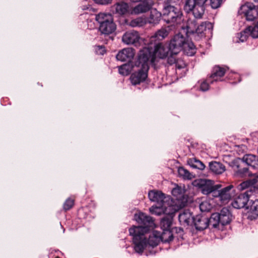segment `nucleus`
<instances>
[{"label": "nucleus", "mask_w": 258, "mask_h": 258, "mask_svg": "<svg viewBox=\"0 0 258 258\" xmlns=\"http://www.w3.org/2000/svg\"><path fill=\"white\" fill-rule=\"evenodd\" d=\"M134 219L141 225L133 226L129 229V232L133 236L135 250L139 253H142L147 243L152 247L156 246L161 241V237L157 231H153L148 240L145 237V234L155 227L154 220L150 216L139 213L135 214Z\"/></svg>", "instance_id": "1"}, {"label": "nucleus", "mask_w": 258, "mask_h": 258, "mask_svg": "<svg viewBox=\"0 0 258 258\" xmlns=\"http://www.w3.org/2000/svg\"><path fill=\"white\" fill-rule=\"evenodd\" d=\"M170 51L169 46L167 47L163 43L159 42L154 46V49L149 46L144 47L140 50L139 56V59L142 61H145L149 63L150 61L151 63H154L156 61L157 58L164 59L166 58Z\"/></svg>", "instance_id": "2"}, {"label": "nucleus", "mask_w": 258, "mask_h": 258, "mask_svg": "<svg viewBox=\"0 0 258 258\" xmlns=\"http://www.w3.org/2000/svg\"><path fill=\"white\" fill-rule=\"evenodd\" d=\"M198 18H189L186 21L185 26H182L183 33H185L187 37L192 35L194 39L197 40H200L201 38L205 36V33L208 28V30L212 28V25L209 22H203L197 27V21Z\"/></svg>", "instance_id": "3"}, {"label": "nucleus", "mask_w": 258, "mask_h": 258, "mask_svg": "<svg viewBox=\"0 0 258 258\" xmlns=\"http://www.w3.org/2000/svg\"><path fill=\"white\" fill-rule=\"evenodd\" d=\"M164 3L163 18L167 23H180L182 21L181 11L173 4L178 3L179 0H162Z\"/></svg>", "instance_id": "4"}, {"label": "nucleus", "mask_w": 258, "mask_h": 258, "mask_svg": "<svg viewBox=\"0 0 258 258\" xmlns=\"http://www.w3.org/2000/svg\"><path fill=\"white\" fill-rule=\"evenodd\" d=\"M95 20L99 24V30L102 34L108 35L116 30V25L110 14L100 13L96 16Z\"/></svg>", "instance_id": "5"}, {"label": "nucleus", "mask_w": 258, "mask_h": 258, "mask_svg": "<svg viewBox=\"0 0 258 258\" xmlns=\"http://www.w3.org/2000/svg\"><path fill=\"white\" fill-rule=\"evenodd\" d=\"M207 0H184V10L190 16L202 18L205 12V4Z\"/></svg>", "instance_id": "6"}, {"label": "nucleus", "mask_w": 258, "mask_h": 258, "mask_svg": "<svg viewBox=\"0 0 258 258\" xmlns=\"http://www.w3.org/2000/svg\"><path fill=\"white\" fill-rule=\"evenodd\" d=\"M228 165L234 171L233 175L236 177L244 178L253 175L249 171L248 165L240 158H235Z\"/></svg>", "instance_id": "7"}, {"label": "nucleus", "mask_w": 258, "mask_h": 258, "mask_svg": "<svg viewBox=\"0 0 258 258\" xmlns=\"http://www.w3.org/2000/svg\"><path fill=\"white\" fill-rule=\"evenodd\" d=\"M136 65L140 68L138 71L132 74L130 80L133 85H136L144 82L148 76V72L149 69V63L145 61L139 59L138 55V61Z\"/></svg>", "instance_id": "8"}, {"label": "nucleus", "mask_w": 258, "mask_h": 258, "mask_svg": "<svg viewBox=\"0 0 258 258\" xmlns=\"http://www.w3.org/2000/svg\"><path fill=\"white\" fill-rule=\"evenodd\" d=\"M238 12L240 15L243 14L247 21H252L258 17V6L252 3L246 2L240 7Z\"/></svg>", "instance_id": "9"}, {"label": "nucleus", "mask_w": 258, "mask_h": 258, "mask_svg": "<svg viewBox=\"0 0 258 258\" xmlns=\"http://www.w3.org/2000/svg\"><path fill=\"white\" fill-rule=\"evenodd\" d=\"M122 42L127 45L133 44L135 46H139L141 45L142 38L139 33L135 30L126 31L122 37Z\"/></svg>", "instance_id": "10"}, {"label": "nucleus", "mask_w": 258, "mask_h": 258, "mask_svg": "<svg viewBox=\"0 0 258 258\" xmlns=\"http://www.w3.org/2000/svg\"><path fill=\"white\" fill-rule=\"evenodd\" d=\"M251 195L248 192H243L240 194L231 202V205L235 209H240L244 208L246 210L250 202V197Z\"/></svg>", "instance_id": "11"}, {"label": "nucleus", "mask_w": 258, "mask_h": 258, "mask_svg": "<svg viewBox=\"0 0 258 258\" xmlns=\"http://www.w3.org/2000/svg\"><path fill=\"white\" fill-rule=\"evenodd\" d=\"M186 41V39L180 33L175 35L171 40L169 44L170 51L174 54H178L181 50Z\"/></svg>", "instance_id": "12"}, {"label": "nucleus", "mask_w": 258, "mask_h": 258, "mask_svg": "<svg viewBox=\"0 0 258 258\" xmlns=\"http://www.w3.org/2000/svg\"><path fill=\"white\" fill-rule=\"evenodd\" d=\"M176 211L175 207H171L165 210V216L160 221V226L162 229H170L173 217Z\"/></svg>", "instance_id": "13"}, {"label": "nucleus", "mask_w": 258, "mask_h": 258, "mask_svg": "<svg viewBox=\"0 0 258 258\" xmlns=\"http://www.w3.org/2000/svg\"><path fill=\"white\" fill-rule=\"evenodd\" d=\"M225 208H223L220 213H215L211 215V217L209 218V223L214 228H220V225L224 226L225 221L224 217L226 216V213L224 212Z\"/></svg>", "instance_id": "14"}, {"label": "nucleus", "mask_w": 258, "mask_h": 258, "mask_svg": "<svg viewBox=\"0 0 258 258\" xmlns=\"http://www.w3.org/2000/svg\"><path fill=\"white\" fill-rule=\"evenodd\" d=\"M141 2L138 5L135 6L132 12V14H140L149 11L154 4V0H140Z\"/></svg>", "instance_id": "15"}, {"label": "nucleus", "mask_w": 258, "mask_h": 258, "mask_svg": "<svg viewBox=\"0 0 258 258\" xmlns=\"http://www.w3.org/2000/svg\"><path fill=\"white\" fill-rule=\"evenodd\" d=\"M245 216L248 220H254L258 218V199L250 200L246 207Z\"/></svg>", "instance_id": "16"}, {"label": "nucleus", "mask_w": 258, "mask_h": 258, "mask_svg": "<svg viewBox=\"0 0 258 258\" xmlns=\"http://www.w3.org/2000/svg\"><path fill=\"white\" fill-rule=\"evenodd\" d=\"M194 185L200 188L202 192L206 195H210L214 185H213L212 180L203 179L196 180L194 182Z\"/></svg>", "instance_id": "17"}, {"label": "nucleus", "mask_w": 258, "mask_h": 258, "mask_svg": "<svg viewBox=\"0 0 258 258\" xmlns=\"http://www.w3.org/2000/svg\"><path fill=\"white\" fill-rule=\"evenodd\" d=\"M135 54L134 49L132 48H125L119 51L116 55L117 60L121 61L130 62Z\"/></svg>", "instance_id": "18"}, {"label": "nucleus", "mask_w": 258, "mask_h": 258, "mask_svg": "<svg viewBox=\"0 0 258 258\" xmlns=\"http://www.w3.org/2000/svg\"><path fill=\"white\" fill-rule=\"evenodd\" d=\"M185 189L184 185H178L175 184V186L172 190V195L175 198V199L181 202L182 206H184V204L187 202V198L185 195Z\"/></svg>", "instance_id": "19"}, {"label": "nucleus", "mask_w": 258, "mask_h": 258, "mask_svg": "<svg viewBox=\"0 0 258 258\" xmlns=\"http://www.w3.org/2000/svg\"><path fill=\"white\" fill-rule=\"evenodd\" d=\"M257 182V179L256 178L246 180L240 184V188L243 190L247 189L244 192H248V194L251 195L253 193L256 192L258 189L255 186Z\"/></svg>", "instance_id": "20"}, {"label": "nucleus", "mask_w": 258, "mask_h": 258, "mask_svg": "<svg viewBox=\"0 0 258 258\" xmlns=\"http://www.w3.org/2000/svg\"><path fill=\"white\" fill-rule=\"evenodd\" d=\"M193 223L197 230H203L209 225V218L202 215H197L193 218Z\"/></svg>", "instance_id": "21"}, {"label": "nucleus", "mask_w": 258, "mask_h": 258, "mask_svg": "<svg viewBox=\"0 0 258 258\" xmlns=\"http://www.w3.org/2000/svg\"><path fill=\"white\" fill-rule=\"evenodd\" d=\"M224 74L225 69L219 66H215L212 70L211 74L208 78V80L211 83H213L214 82L221 81V78Z\"/></svg>", "instance_id": "22"}, {"label": "nucleus", "mask_w": 258, "mask_h": 258, "mask_svg": "<svg viewBox=\"0 0 258 258\" xmlns=\"http://www.w3.org/2000/svg\"><path fill=\"white\" fill-rule=\"evenodd\" d=\"M148 197L150 201L156 202L158 204H162L163 203H169L167 200H165L164 194L160 191H150L148 193Z\"/></svg>", "instance_id": "23"}, {"label": "nucleus", "mask_w": 258, "mask_h": 258, "mask_svg": "<svg viewBox=\"0 0 258 258\" xmlns=\"http://www.w3.org/2000/svg\"><path fill=\"white\" fill-rule=\"evenodd\" d=\"M210 194L214 198H219L222 203H224L226 200V187L222 188V185L220 184L214 185Z\"/></svg>", "instance_id": "24"}, {"label": "nucleus", "mask_w": 258, "mask_h": 258, "mask_svg": "<svg viewBox=\"0 0 258 258\" xmlns=\"http://www.w3.org/2000/svg\"><path fill=\"white\" fill-rule=\"evenodd\" d=\"M111 11L118 15H124L129 11V6L124 2L116 3L111 7Z\"/></svg>", "instance_id": "25"}, {"label": "nucleus", "mask_w": 258, "mask_h": 258, "mask_svg": "<svg viewBox=\"0 0 258 258\" xmlns=\"http://www.w3.org/2000/svg\"><path fill=\"white\" fill-rule=\"evenodd\" d=\"M250 167L258 169V156L252 154H246L242 158H241Z\"/></svg>", "instance_id": "26"}, {"label": "nucleus", "mask_w": 258, "mask_h": 258, "mask_svg": "<svg viewBox=\"0 0 258 258\" xmlns=\"http://www.w3.org/2000/svg\"><path fill=\"white\" fill-rule=\"evenodd\" d=\"M159 206H152L149 209L151 214L155 215H160L162 214H165V210L168 208L171 207H174V206L169 204V203H163L162 204H158Z\"/></svg>", "instance_id": "27"}, {"label": "nucleus", "mask_w": 258, "mask_h": 258, "mask_svg": "<svg viewBox=\"0 0 258 258\" xmlns=\"http://www.w3.org/2000/svg\"><path fill=\"white\" fill-rule=\"evenodd\" d=\"M169 34V29L168 28H162L155 32L153 36L151 37V42H156L157 40L161 41L165 38Z\"/></svg>", "instance_id": "28"}, {"label": "nucleus", "mask_w": 258, "mask_h": 258, "mask_svg": "<svg viewBox=\"0 0 258 258\" xmlns=\"http://www.w3.org/2000/svg\"><path fill=\"white\" fill-rule=\"evenodd\" d=\"M191 214L188 211H184L179 214L178 220L181 225H189L191 222H193V218Z\"/></svg>", "instance_id": "29"}, {"label": "nucleus", "mask_w": 258, "mask_h": 258, "mask_svg": "<svg viewBox=\"0 0 258 258\" xmlns=\"http://www.w3.org/2000/svg\"><path fill=\"white\" fill-rule=\"evenodd\" d=\"M182 50L184 51L187 55L192 56L196 53V46L194 44L190 41L186 40L182 48Z\"/></svg>", "instance_id": "30"}, {"label": "nucleus", "mask_w": 258, "mask_h": 258, "mask_svg": "<svg viewBox=\"0 0 258 258\" xmlns=\"http://www.w3.org/2000/svg\"><path fill=\"white\" fill-rule=\"evenodd\" d=\"M229 68L227 66V79L228 81H227V84H235L241 81V77L240 75L237 73L231 72L228 73Z\"/></svg>", "instance_id": "31"}, {"label": "nucleus", "mask_w": 258, "mask_h": 258, "mask_svg": "<svg viewBox=\"0 0 258 258\" xmlns=\"http://www.w3.org/2000/svg\"><path fill=\"white\" fill-rule=\"evenodd\" d=\"M209 167L212 172L217 174H221L225 171L224 166L217 162L210 163Z\"/></svg>", "instance_id": "32"}, {"label": "nucleus", "mask_w": 258, "mask_h": 258, "mask_svg": "<svg viewBox=\"0 0 258 258\" xmlns=\"http://www.w3.org/2000/svg\"><path fill=\"white\" fill-rule=\"evenodd\" d=\"M187 164L192 168L203 170L205 168V165L200 160L195 158H189L187 161Z\"/></svg>", "instance_id": "33"}, {"label": "nucleus", "mask_w": 258, "mask_h": 258, "mask_svg": "<svg viewBox=\"0 0 258 258\" xmlns=\"http://www.w3.org/2000/svg\"><path fill=\"white\" fill-rule=\"evenodd\" d=\"M161 14L158 12L156 9H152L151 11L150 15L148 19L149 23L151 24H157L158 23L161 19Z\"/></svg>", "instance_id": "34"}, {"label": "nucleus", "mask_w": 258, "mask_h": 258, "mask_svg": "<svg viewBox=\"0 0 258 258\" xmlns=\"http://www.w3.org/2000/svg\"><path fill=\"white\" fill-rule=\"evenodd\" d=\"M159 235L163 242H169L173 239V234L170 229H162V232H159Z\"/></svg>", "instance_id": "35"}, {"label": "nucleus", "mask_w": 258, "mask_h": 258, "mask_svg": "<svg viewBox=\"0 0 258 258\" xmlns=\"http://www.w3.org/2000/svg\"><path fill=\"white\" fill-rule=\"evenodd\" d=\"M178 174L184 179L190 180L194 177V175L187 170L181 167L178 169Z\"/></svg>", "instance_id": "36"}, {"label": "nucleus", "mask_w": 258, "mask_h": 258, "mask_svg": "<svg viewBox=\"0 0 258 258\" xmlns=\"http://www.w3.org/2000/svg\"><path fill=\"white\" fill-rule=\"evenodd\" d=\"M132 70V67L129 63H125L118 67L119 73L123 76H127Z\"/></svg>", "instance_id": "37"}, {"label": "nucleus", "mask_w": 258, "mask_h": 258, "mask_svg": "<svg viewBox=\"0 0 258 258\" xmlns=\"http://www.w3.org/2000/svg\"><path fill=\"white\" fill-rule=\"evenodd\" d=\"M249 36V34L246 31V28L243 31L237 34V38L239 39V40L237 41V42H244L247 40V39Z\"/></svg>", "instance_id": "38"}, {"label": "nucleus", "mask_w": 258, "mask_h": 258, "mask_svg": "<svg viewBox=\"0 0 258 258\" xmlns=\"http://www.w3.org/2000/svg\"><path fill=\"white\" fill-rule=\"evenodd\" d=\"M246 31L253 38H258V28L256 27L248 26L246 27Z\"/></svg>", "instance_id": "39"}, {"label": "nucleus", "mask_w": 258, "mask_h": 258, "mask_svg": "<svg viewBox=\"0 0 258 258\" xmlns=\"http://www.w3.org/2000/svg\"><path fill=\"white\" fill-rule=\"evenodd\" d=\"M177 54H174L172 52V51H170L169 53V55L167 56V62L169 64L172 65L173 64H175L177 58L176 57V55Z\"/></svg>", "instance_id": "40"}, {"label": "nucleus", "mask_w": 258, "mask_h": 258, "mask_svg": "<svg viewBox=\"0 0 258 258\" xmlns=\"http://www.w3.org/2000/svg\"><path fill=\"white\" fill-rule=\"evenodd\" d=\"M212 208V205L207 201H204L200 205V209L202 212H208Z\"/></svg>", "instance_id": "41"}, {"label": "nucleus", "mask_w": 258, "mask_h": 258, "mask_svg": "<svg viewBox=\"0 0 258 258\" xmlns=\"http://www.w3.org/2000/svg\"><path fill=\"white\" fill-rule=\"evenodd\" d=\"M74 205V200L71 198H68L65 201L63 204V209L65 211H68L71 209Z\"/></svg>", "instance_id": "42"}, {"label": "nucleus", "mask_w": 258, "mask_h": 258, "mask_svg": "<svg viewBox=\"0 0 258 258\" xmlns=\"http://www.w3.org/2000/svg\"><path fill=\"white\" fill-rule=\"evenodd\" d=\"M212 84L209 81L208 78L206 81H204L201 82L200 87V90L202 91H206L209 88V84Z\"/></svg>", "instance_id": "43"}, {"label": "nucleus", "mask_w": 258, "mask_h": 258, "mask_svg": "<svg viewBox=\"0 0 258 258\" xmlns=\"http://www.w3.org/2000/svg\"><path fill=\"white\" fill-rule=\"evenodd\" d=\"M176 70H181L184 69L186 67V64L183 59L181 58H178L175 63Z\"/></svg>", "instance_id": "44"}, {"label": "nucleus", "mask_w": 258, "mask_h": 258, "mask_svg": "<svg viewBox=\"0 0 258 258\" xmlns=\"http://www.w3.org/2000/svg\"><path fill=\"white\" fill-rule=\"evenodd\" d=\"M222 0H210V5L213 9H217L221 5Z\"/></svg>", "instance_id": "45"}, {"label": "nucleus", "mask_w": 258, "mask_h": 258, "mask_svg": "<svg viewBox=\"0 0 258 258\" xmlns=\"http://www.w3.org/2000/svg\"><path fill=\"white\" fill-rule=\"evenodd\" d=\"M142 20L140 19H136L133 20L131 21L130 25L132 27H135L140 26L141 25Z\"/></svg>", "instance_id": "46"}, {"label": "nucleus", "mask_w": 258, "mask_h": 258, "mask_svg": "<svg viewBox=\"0 0 258 258\" xmlns=\"http://www.w3.org/2000/svg\"><path fill=\"white\" fill-rule=\"evenodd\" d=\"M96 52L98 54L103 55L105 52V47L102 46H97L96 48Z\"/></svg>", "instance_id": "47"}, {"label": "nucleus", "mask_w": 258, "mask_h": 258, "mask_svg": "<svg viewBox=\"0 0 258 258\" xmlns=\"http://www.w3.org/2000/svg\"><path fill=\"white\" fill-rule=\"evenodd\" d=\"M95 3L101 5H107L111 3L112 0H93Z\"/></svg>", "instance_id": "48"}, {"label": "nucleus", "mask_w": 258, "mask_h": 258, "mask_svg": "<svg viewBox=\"0 0 258 258\" xmlns=\"http://www.w3.org/2000/svg\"><path fill=\"white\" fill-rule=\"evenodd\" d=\"M227 225L230 224V222L232 221L233 216L230 212L229 209L227 207Z\"/></svg>", "instance_id": "49"}, {"label": "nucleus", "mask_w": 258, "mask_h": 258, "mask_svg": "<svg viewBox=\"0 0 258 258\" xmlns=\"http://www.w3.org/2000/svg\"><path fill=\"white\" fill-rule=\"evenodd\" d=\"M232 187L233 186L231 185L227 186V201L231 199V197L228 194V192L231 190V189L232 188Z\"/></svg>", "instance_id": "50"}, {"label": "nucleus", "mask_w": 258, "mask_h": 258, "mask_svg": "<svg viewBox=\"0 0 258 258\" xmlns=\"http://www.w3.org/2000/svg\"><path fill=\"white\" fill-rule=\"evenodd\" d=\"M254 27H256L258 28V21L256 22V24L254 26Z\"/></svg>", "instance_id": "51"}, {"label": "nucleus", "mask_w": 258, "mask_h": 258, "mask_svg": "<svg viewBox=\"0 0 258 258\" xmlns=\"http://www.w3.org/2000/svg\"><path fill=\"white\" fill-rule=\"evenodd\" d=\"M253 1H254V2H257V3H258V0H253Z\"/></svg>", "instance_id": "52"}, {"label": "nucleus", "mask_w": 258, "mask_h": 258, "mask_svg": "<svg viewBox=\"0 0 258 258\" xmlns=\"http://www.w3.org/2000/svg\"><path fill=\"white\" fill-rule=\"evenodd\" d=\"M84 10H85L86 8L83 9ZM86 9H88V8H86Z\"/></svg>", "instance_id": "53"}, {"label": "nucleus", "mask_w": 258, "mask_h": 258, "mask_svg": "<svg viewBox=\"0 0 258 258\" xmlns=\"http://www.w3.org/2000/svg\"><path fill=\"white\" fill-rule=\"evenodd\" d=\"M55 258H58V257H55Z\"/></svg>", "instance_id": "54"}]
</instances>
